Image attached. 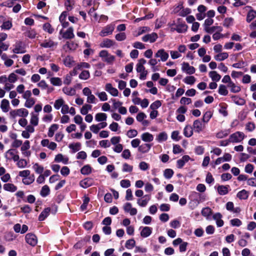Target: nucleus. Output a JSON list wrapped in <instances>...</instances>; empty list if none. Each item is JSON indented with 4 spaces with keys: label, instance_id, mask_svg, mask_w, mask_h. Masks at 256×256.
Segmentation results:
<instances>
[{
    "label": "nucleus",
    "instance_id": "62",
    "mask_svg": "<svg viewBox=\"0 0 256 256\" xmlns=\"http://www.w3.org/2000/svg\"><path fill=\"white\" fill-rule=\"evenodd\" d=\"M218 93L222 96H226L228 94V90L224 85L220 84L219 86Z\"/></svg>",
    "mask_w": 256,
    "mask_h": 256
},
{
    "label": "nucleus",
    "instance_id": "55",
    "mask_svg": "<svg viewBox=\"0 0 256 256\" xmlns=\"http://www.w3.org/2000/svg\"><path fill=\"white\" fill-rule=\"evenodd\" d=\"M212 210L209 207H206L202 210V214L204 217H208L211 216Z\"/></svg>",
    "mask_w": 256,
    "mask_h": 256
},
{
    "label": "nucleus",
    "instance_id": "39",
    "mask_svg": "<svg viewBox=\"0 0 256 256\" xmlns=\"http://www.w3.org/2000/svg\"><path fill=\"white\" fill-rule=\"evenodd\" d=\"M68 148L74 153L80 150L81 144L80 142L72 143L69 144Z\"/></svg>",
    "mask_w": 256,
    "mask_h": 256
},
{
    "label": "nucleus",
    "instance_id": "19",
    "mask_svg": "<svg viewBox=\"0 0 256 256\" xmlns=\"http://www.w3.org/2000/svg\"><path fill=\"white\" fill-rule=\"evenodd\" d=\"M94 180L92 178H87L80 182V186L84 188H86L93 184Z\"/></svg>",
    "mask_w": 256,
    "mask_h": 256
},
{
    "label": "nucleus",
    "instance_id": "37",
    "mask_svg": "<svg viewBox=\"0 0 256 256\" xmlns=\"http://www.w3.org/2000/svg\"><path fill=\"white\" fill-rule=\"evenodd\" d=\"M62 92L66 95L72 96L76 94V91L74 88L70 87H64Z\"/></svg>",
    "mask_w": 256,
    "mask_h": 256
},
{
    "label": "nucleus",
    "instance_id": "10",
    "mask_svg": "<svg viewBox=\"0 0 256 256\" xmlns=\"http://www.w3.org/2000/svg\"><path fill=\"white\" fill-rule=\"evenodd\" d=\"M58 45V42L53 41L51 39H46L44 40L40 44V46L44 48H56Z\"/></svg>",
    "mask_w": 256,
    "mask_h": 256
},
{
    "label": "nucleus",
    "instance_id": "41",
    "mask_svg": "<svg viewBox=\"0 0 256 256\" xmlns=\"http://www.w3.org/2000/svg\"><path fill=\"white\" fill-rule=\"evenodd\" d=\"M230 133V130H222L216 133V137L218 138H222L228 136Z\"/></svg>",
    "mask_w": 256,
    "mask_h": 256
},
{
    "label": "nucleus",
    "instance_id": "45",
    "mask_svg": "<svg viewBox=\"0 0 256 256\" xmlns=\"http://www.w3.org/2000/svg\"><path fill=\"white\" fill-rule=\"evenodd\" d=\"M50 193V190L48 186L44 185L42 188L40 194L42 197L48 196Z\"/></svg>",
    "mask_w": 256,
    "mask_h": 256
},
{
    "label": "nucleus",
    "instance_id": "17",
    "mask_svg": "<svg viewBox=\"0 0 256 256\" xmlns=\"http://www.w3.org/2000/svg\"><path fill=\"white\" fill-rule=\"evenodd\" d=\"M150 200V196L148 194H146L142 198H138L137 200V204L141 207H145L148 204Z\"/></svg>",
    "mask_w": 256,
    "mask_h": 256
},
{
    "label": "nucleus",
    "instance_id": "53",
    "mask_svg": "<svg viewBox=\"0 0 256 256\" xmlns=\"http://www.w3.org/2000/svg\"><path fill=\"white\" fill-rule=\"evenodd\" d=\"M34 180V175H31L26 178H24L22 179V182L24 184L28 185L32 184Z\"/></svg>",
    "mask_w": 256,
    "mask_h": 256
},
{
    "label": "nucleus",
    "instance_id": "23",
    "mask_svg": "<svg viewBox=\"0 0 256 256\" xmlns=\"http://www.w3.org/2000/svg\"><path fill=\"white\" fill-rule=\"evenodd\" d=\"M222 215L220 212L216 213L213 215V218L216 222L218 227H222L224 226V222L222 220Z\"/></svg>",
    "mask_w": 256,
    "mask_h": 256
},
{
    "label": "nucleus",
    "instance_id": "61",
    "mask_svg": "<svg viewBox=\"0 0 256 256\" xmlns=\"http://www.w3.org/2000/svg\"><path fill=\"white\" fill-rule=\"evenodd\" d=\"M136 242L134 239H130L128 240L125 244V246L128 249H132L135 246Z\"/></svg>",
    "mask_w": 256,
    "mask_h": 256
},
{
    "label": "nucleus",
    "instance_id": "33",
    "mask_svg": "<svg viewBox=\"0 0 256 256\" xmlns=\"http://www.w3.org/2000/svg\"><path fill=\"white\" fill-rule=\"evenodd\" d=\"M58 125L57 124H52L48 128V136L50 138L52 137L54 134L55 132L58 130Z\"/></svg>",
    "mask_w": 256,
    "mask_h": 256
},
{
    "label": "nucleus",
    "instance_id": "50",
    "mask_svg": "<svg viewBox=\"0 0 256 256\" xmlns=\"http://www.w3.org/2000/svg\"><path fill=\"white\" fill-rule=\"evenodd\" d=\"M50 83L55 86H60L62 84V82L60 78L53 77L50 79Z\"/></svg>",
    "mask_w": 256,
    "mask_h": 256
},
{
    "label": "nucleus",
    "instance_id": "58",
    "mask_svg": "<svg viewBox=\"0 0 256 256\" xmlns=\"http://www.w3.org/2000/svg\"><path fill=\"white\" fill-rule=\"evenodd\" d=\"M90 76V72L88 70H84L79 75V78L81 80H86Z\"/></svg>",
    "mask_w": 256,
    "mask_h": 256
},
{
    "label": "nucleus",
    "instance_id": "46",
    "mask_svg": "<svg viewBox=\"0 0 256 256\" xmlns=\"http://www.w3.org/2000/svg\"><path fill=\"white\" fill-rule=\"evenodd\" d=\"M234 20L232 18H226L223 22V26L224 27L228 28L234 24Z\"/></svg>",
    "mask_w": 256,
    "mask_h": 256
},
{
    "label": "nucleus",
    "instance_id": "44",
    "mask_svg": "<svg viewBox=\"0 0 256 256\" xmlns=\"http://www.w3.org/2000/svg\"><path fill=\"white\" fill-rule=\"evenodd\" d=\"M237 196L240 200H246L248 198V194L246 190H242L237 194Z\"/></svg>",
    "mask_w": 256,
    "mask_h": 256
},
{
    "label": "nucleus",
    "instance_id": "56",
    "mask_svg": "<svg viewBox=\"0 0 256 256\" xmlns=\"http://www.w3.org/2000/svg\"><path fill=\"white\" fill-rule=\"evenodd\" d=\"M18 116L21 117H26L28 114V110L24 108L17 110Z\"/></svg>",
    "mask_w": 256,
    "mask_h": 256
},
{
    "label": "nucleus",
    "instance_id": "9",
    "mask_svg": "<svg viewBox=\"0 0 256 256\" xmlns=\"http://www.w3.org/2000/svg\"><path fill=\"white\" fill-rule=\"evenodd\" d=\"M12 52L14 54H24L26 52L24 45L20 41L16 42Z\"/></svg>",
    "mask_w": 256,
    "mask_h": 256
},
{
    "label": "nucleus",
    "instance_id": "59",
    "mask_svg": "<svg viewBox=\"0 0 256 256\" xmlns=\"http://www.w3.org/2000/svg\"><path fill=\"white\" fill-rule=\"evenodd\" d=\"M168 138L167 134L164 132H160L158 134L157 137V140L161 142H162L166 141Z\"/></svg>",
    "mask_w": 256,
    "mask_h": 256
},
{
    "label": "nucleus",
    "instance_id": "32",
    "mask_svg": "<svg viewBox=\"0 0 256 256\" xmlns=\"http://www.w3.org/2000/svg\"><path fill=\"white\" fill-rule=\"evenodd\" d=\"M228 56V54L226 52H220L214 56V58L216 61H222L226 59Z\"/></svg>",
    "mask_w": 256,
    "mask_h": 256
},
{
    "label": "nucleus",
    "instance_id": "11",
    "mask_svg": "<svg viewBox=\"0 0 256 256\" xmlns=\"http://www.w3.org/2000/svg\"><path fill=\"white\" fill-rule=\"evenodd\" d=\"M124 210L126 212L129 213L130 216H134L137 214V210L132 208L130 202H126L123 206Z\"/></svg>",
    "mask_w": 256,
    "mask_h": 256
},
{
    "label": "nucleus",
    "instance_id": "13",
    "mask_svg": "<svg viewBox=\"0 0 256 256\" xmlns=\"http://www.w3.org/2000/svg\"><path fill=\"white\" fill-rule=\"evenodd\" d=\"M60 34H62V37L66 39L73 38L74 37V29L72 27H70L68 28L67 30L64 33L62 32V30H60Z\"/></svg>",
    "mask_w": 256,
    "mask_h": 256
},
{
    "label": "nucleus",
    "instance_id": "21",
    "mask_svg": "<svg viewBox=\"0 0 256 256\" xmlns=\"http://www.w3.org/2000/svg\"><path fill=\"white\" fill-rule=\"evenodd\" d=\"M190 160V158L188 155L184 156L182 158L178 160L176 162V166L178 168H182L185 164Z\"/></svg>",
    "mask_w": 256,
    "mask_h": 256
},
{
    "label": "nucleus",
    "instance_id": "47",
    "mask_svg": "<svg viewBox=\"0 0 256 256\" xmlns=\"http://www.w3.org/2000/svg\"><path fill=\"white\" fill-rule=\"evenodd\" d=\"M228 87L230 88L231 92L234 93L238 92L241 90L239 86H236L232 82L228 84Z\"/></svg>",
    "mask_w": 256,
    "mask_h": 256
},
{
    "label": "nucleus",
    "instance_id": "40",
    "mask_svg": "<svg viewBox=\"0 0 256 256\" xmlns=\"http://www.w3.org/2000/svg\"><path fill=\"white\" fill-rule=\"evenodd\" d=\"M209 76L213 81L218 82L220 80L221 76L216 71H211L209 72Z\"/></svg>",
    "mask_w": 256,
    "mask_h": 256
},
{
    "label": "nucleus",
    "instance_id": "2",
    "mask_svg": "<svg viewBox=\"0 0 256 256\" xmlns=\"http://www.w3.org/2000/svg\"><path fill=\"white\" fill-rule=\"evenodd\" d=\"M4 157L7 160H12L15 162L18 161L19 160L18 151L16 149L10 148L5 152Z\"/></svg>",
    "mask_w": 256,
    "mask_h": 256
},
{
    "label": "nucleus",
    "instance_id": "4",
    "mask_svg": "<svg viewBox=\"0 0 256 256\" xmlns=\"http://www.w3.org/2000/svg\"><path fill=\"white\" fill-rule=\"evenodd\" d=\"M245 138L244 132H236L230 134L229 138L230 142L238 143L242 142Z\"/></svg>",
    "mask_w": 256,
    "mask_h": 256
},
{
    "label": "nucleus",
    "instance_id": "3",
    "mask_svg": "<svg viewBox=\"0 0 256 256\" xmlns=\"http://www.w3.org/2000/svg\"><path fill=\"white\" fill-rule=\"evenodd\" d=\"M82 94L84 96H87L86 102L88 104H96L97 99L95 96L92 94V90L90 88L86 87L82 90Z\"/></svg>",
    "mask_w": 256,
    "mask_h": 256
},
{
    "label": "nucleus",
    "instance_id": "20",
    "mask_svg": "<svg viewBox=\"0 0 256 256\" xmlns=\"http://www.w3.org/2000/svg\"><path fill=\"white\" fill-rule=\"evenodd\" d=\"M188 26L184 22H180L176 26V28H172V31L176 30L178 33H183L187 30Z\"/></svg>",
    "mask_w": 256,
    "mask_h": 256
},
{
    "label": "nucleus",
    "instance_id": "26",
    "mask_svg": "<svg viewBox=\"0 0 256 256\" xmlns=\"http://www.w3.org/2000/svg\"><path fill=\"white\" fill-rule=\"evenodd\" d=\"M141 138L144 142H149L153 140L154 136L152 134L148 132H146L143 133L141 135Z\"/></svg>",
    "mask_w": 256,
    "mask_h": 256
},
{
    "label": "nucleus",
    "instance_id": "6",
    "mask_svg": "<svg viewBox=\"0 0 256 256\" xmlns=\"http://www.w3.org/2000/svg\"><path fill=\"white\" fill-rule=\"evenodd\" d=\"M114 29V24H111L107 25L100 31L99 35L102 37H104L106 36L112 34Z\"/></svg>",
    "mask_w": 256,
    "mask_h": 256
},
{
    "label": "nucleus",
    "instance_id": "12",
    "mask_svg": "<svg viewBox=\"0 0 256 256\" xmlns=\"http://www.w3.org/2000/svg\"><path fill=\"white\" fill-rule=\"evenodd\" d=\"M26 242L32 246H34L36 244L38 240L36 236L32 234H28L26 236Z\"/></svg>",
    "mask_w": 256,
    "mask_h": 256
},
{
    "label": "nucleus",
    "instance_id": "25",
    "mask_svg": "<svg viewBox=\"0 0 256 256\" xmlns=\"http://www.w3.org/2000/svg\"><path fill=\"white\" fill-rule=\"evenodd\" d=\"M152 144H144L140 146L138 148V150L142 154L147 153L151 148Z\"/></svg>",
    "mask_w": 256,
    "mask_h": 256
},
{
    "label": "nucleus",
    "instance_id": "42",
    "mask_svg": "<svg viewBox=\"0 0 256 256\" xmlns=\"http://www.w3.org/2000/svg\"><path fill=\"white\" fill-rule=\"evenodd\" d=\"M65 102L62 98H60L55 100L54 103V108L56 110H58L64 104Z\"/></svg>",
    "mask_w": 256,
    "mask_h": 256
},
{
    "label": "nucleus",
    "instance_id": "54",
    "mask_svg": "<svg viewBox=\"0 0 256 256\" xmlns=\"http://www.w3.org/2000/svg\"><path fill=\"white\" fill-rule=\"evenodd\" d=\"M43 30L45 32L49 33L50 34H52L54 31V29L52 28L50 24L48 22L45 23L44 24Z\"/></svg>",
    "mask_w": 256,
    "mask_h": 256
},
{
    "label": "nucleus",
    "instance_id": "63",
    "mask_svg": "<svg viewBox=\"0 0 256 256\" xmlns=\"http://www.w3.org/2000/svg\"><path fill=\"white\" fill-rule=\"evenodd\" d=\"M184 82L188 84H193L196 82V78L194 76H186Z\"/></svg>",
    "mask_w": 256,
    "mask_h": 256
},
{
    "label": "nucleus",
    "instance_id": "49",
    "mask_svg": "<svg viewBox=\"0 0 256 256\" xmlns=\"http://www.w3.org/2000/svg\"><path fill=\"white\" fill-rule=\"evenodd\" d=\"M32 168L36 174H42L44 170V167L38 163L34 164L32 166Z\"/></svg>",
    "mask_w": 256,
    "mask_h": 256
},
{
    "label": "nucleus",
    "instance_id": "16",
    "mask_svg": "<svg viewBox=\"0 0 256 256\" xmlns=\"http://www.w3.org/2000/svg\"><path fill=\"white\" fill-rule=\"evenodd\" d=\"M105 90L114 96H118V90L113 87L111 84L108 83L106 84Z\"/></svg>",
    "mask_w": 256,
    "mask_h": 256
},
{
    "label": "nucleus",
    "instance_id": "7",
    "mask_svg": "<svg viewBox=\"0 0 256 256\" xmlns=\"http://www.w3.org/2000/svg\"><path fill=\"white\" fill-rule=\"evenodd\" d=\"M192 128L196 132L199 134L205 128V123L202 122L199 120H196L193 122Z\"/></svg>",
    "mask_w": 256,
    "mask_h": 256
},
{
    "label": "nucleus",
    "instance_id": "28",
    "mask_svg": "<svg viewBox=\"0 0 256 256\" xmlns=\"http://www.w3.org/2000/svg\"><path fill=\"white\" fill-rule=\"evenodd\" d=\"M78 47L77 44L74 42H67L66 43L64 46V48L67 50H74Z\"/></svg>",
    "mask_w": 256,
    "mask_h": 256
},
{
    "label": "nucleus",
    "instance_id": "15",
    "mask_svg": "<svg viewBox=\"0 0 256 256\" xmlns=\"http://www.w3.org/2000/svg\"><path fill=\"white\" fill-rule=\"evenodd\" d=\"M158 34L155 32L150 34H148L142 38V40L144 42H149L151 43L154 42L158 38Z\"/></svg>",
    "mask_w": 256,
    "mask_h": 256
},
{
    "label": "nucleus",
    "instance_id": "43",
    "mask_svg": "<svg viewBox=\"0 0 256 256\" xmlns=\"http://www.w3.org/2000/svg\"><path fill=\"white\" fill-rule=\"evenodd\" d=\"M30 123L33 126H36L38 125V114H34L32 112L31 114Z\"/></svg>",
    "mask_w": 256,
    "mask_h": 256
},
{
    "label": "nucleus",
    "instance_id": "30",
    "mask_svg": "<svg viewBox=\"0 0 256 256\" xmlns=\"http://www.w3.org/2000/svg\"><path fill=\"white\" fill-rule=\"evenodd\" d=\"M0 108L3 112H8L10 108L9 101L6 99H3L1 102Z\"/></svg>",
    "mask_w": 256,
    "mask_h": 256
},
{
    "label": "nucleus",
    "instance_id": "8",
    "mask_svg": "<svg viewBox=\"0 0 256 256\" xmlns=\"http://www.w3.org/2000/svg\"><path fill=\"white\" fill-rule=\"evenodd\" d=\"M154 56L156 58H160V60H158V62H166L168 59L169 55L164 49L162 48L158 50Z\"/></svg>",
    "mask_w": 256,
    "mask_h": 256
},
{
    "label": "nucleus",
    "instance_id": "31",
    "mask_svg": "<svg viewBox=\"0 0 256 256\" xmlns=\"http://www.w3.org/2000/svg\"><path fill=\"white\" fill-rule=\"evenodd\" d=\"M230 186H219L218 187V192L220 195L223 196L226 194L228 192V188Z\"/></svg>",
    "mask_w": 256,
    "mask_h": 256
},
{
    "label": "nucleus",
    "instance_id": "35",
    "mask_svg": "<svg viewBox=\"0 0 256 256\" xmlns=\"http://www.w3.org/2000/svg\"><path fill=\"white\" fill-rule=\"evenodd\" d=\"M3 188L5 190L12 192H16L17 190L16 186L10 183L5 184Z\"/></svg>",
    "mask_w": 256,
    "mask_h": 256
},
{
    "label": "nucleus",
    "instance_id": "5",
    "mask_svg": "<svg viewBox=\"0 0 256 256\" xmlns=\"http://www.w3.org/2000/svg\"><path fill=\"white\" fill-rule=\"evenodd\" d=\"M202 197V194L197 192H191L189 196V198L190 200V204L194 203L195 204V206H198L200 203Z\"/></svg>",
    "mask_w": 256,
    "mask_h": 256
},
{
    "label": "nucleus",
    "instance_id": "38",
    "mask_svg": "<svg viewBox=\"0 0 256 256\" xmlns=\"http://www.w3.org/2000/svg\"><path fill=\"white\" fill-rule=\"evenodd\" d=\"M107 115L105 113L100 112L96 114L95 116V120L98 122L105 121Z\"/></svg>",
    "mask_w": 256,
    "mask_h": 256
},
{
    "label": "nucleus",
    "instance_id": "1",
    "mask_svg": "<svg viewBox=\"0 0 256 256\" xmlns=\"http://www.w3.org/2000/svg\"><path fill=\"white\" fill-rule=\"evenodd\" d=\"M99 56L102 58L103 62L110 64H112L115 60V57L110 54L106 50H101L99 53Z\"/></svg>",
    "mask_w": 256,
    "mask_h": 256
},
{
    "label": "nucleus",
    "instance_id": "64",
    "mask_svg": "<svg viewBox=\"0 0 256 256\" xmlns=\"http://www.w3.org/2000/svg\"><path fill=\"white\" fill-rule=\"evenodd\" d=\"M74 61L72 58L69 56H66L64 60V63L66 66L71 67L72 66Z\"/></svg>",
    "mask_w": 256,
    "mask_h": 256
},
{
    "label": "nucleus",
    "instance_id": "27",
    "mask_svg": "<svg viewBox=\"0 0 256 256\" xmlns=\"http://www.w3.org/2000/svg\"><path fill=\"white\" fill-rule=\"evenodd\" d=\"M246 8L250 9L246 16V21L250 22L256 17V11L252 10L251 6H248Z\"/></svg>",
    "mask_w": 256,
    "mask_h": 256
},
{
    "label": "nucleus",
    "instance_id": "18",
    "mask_svg": "<svg viewBox=\"0 0 256 256\" xmlns=\"http://www.w3.org/2000/svg\"><path fill=\"white\" fill-rule=\"evenodd\" d=\"M142 229L140 232V236L144 238L149 236L152 233V228L148 226L140 227V230Z\"/></svg>",
    "mask_w": 256,
    "mask_h": 256
},
{
    "label": "nucleus",
    "instance_id": "36",
    "mask_svg": "<svg viewBox=\"0 0 256 256\" xmlns=\"http://www.w3.org/2000/svg\"><path fill=\"white\" fill-rule=\"evenodd\" d=\"M50 212V208H45L40 214L38 216V220L40 221L44 220L48 216Z\"/></svg>",
    "mask_w": 256,
    "mask_h": 256
},
{
    "label": "nucleus",
    "instance_id": "14",
    "mask_svg": "<svg viewBox=\"0 0 256 256\" xmlns=\"http://www.w3.org/2000/svg\"><path fill=\"white\" fill-rule=\"evenodd\" d=\"M182 70L183 72H186L188 74H193L196 71L195 68L194 66H190L188 63L184 62L182 64Z\"/></svg>",
    "mask_w": 256,
    "mask_h": 256
},
{
    "label": "nucleus",
    "instance_id": "22",
    "mask_svg": "<svg viewBox=\"0 0 256 256\" xmlns=\"http://www.w3.org/2000/svg\"><path fill=\"white\" fill-rule=\"evenodd\" d=\"M115 42L110 39L105 38L100 44L101 48H110L114 46Z\"/></svg>",
    "mask_w": 256,
    "mask_h": 256
},
{
    "label": "nucleus",
    "instance_id": "48",
    "mask_svg": "<svg viewBox=\"0 0 256 256\" xmlns=\"http://www.w3.org/2000/svg\"><path fill=\"white\" fill-rule=\"evenodd\" d=\"M80 172L84 175L89 174L92 172V168L88 164L85 165L81 168Z\"/></svg>",
    "mask_w": 256,
    "mask_h": 256
},
{
    "label": "nucleus",
    "instance_id": "60",
    "mask_svg": "<svg viewBox=\"0 0 256 256\" xmlns=\"http://www.w3.org/2000/svg\"><path fill=\"white\" fill-rule=\"evenodd\" d=\"M16 162H17L16 165H17L18 167L19 168H26L28 164V162H27L26 160L23 158H22V159L19 158L18 161H16Z\"/></svg>",
    "mask_w": 256,
    "mask_h": 256
},
{
    "label": "nucleus",
    "instance_id": "52",
    "mask_svg": "<svg viewBox=\"0 0 256 256\" xmlns=\"http://www.w3.org/2000/svg\"><path fill=\"white\" fill-rule=\"evenodd\" d=\"M92 106L89 104H85L84 105L80 110V113L83 115H86L88 114V110L92 109Z\"/></svg>",
    "mask_w": 256,
    "mask_h": 256
},
{
    "label": "nucleus",
    "instance_id": "34",
    "mask_svg": "<svg viewBox=\"0 0 256 256\" xmlns=\"http://www.w3.org/2000/svg\"><path fill=\"white\" fill-rule=\"evenodd\" d=\"M193 128L190 125H187L184 130V134L187 138L190 137L193 134Z\"/></svg>",
    "mask_w": 256,
    "mask_h": 256
},
{
    "label": "nucleus",
    "instance_id": "29",
    "mask_svg": "<svg viewBox=\"0 0 256 256\" xmlns=\"http://www.w3.org/2000/svg\"><path fill=\"white\" fill-rule=\"evenodd\" d=\"M222 28L220 26H209L208 28H206L205 30L206 32L207 33L212 34H214L216 31H222Z\"/></svg>",
    "mask_w": 256,
    "mask_h": 256
},
{
    "label": "nucleus",
    "instance_id": "57",
    "mask_svg": "<svg viewBox=\"0 0 256 256\" xmlns=\"http://www.w3.org/2000/svg\"><path fill=\"white\" fill-rule=\"evenodd\" d=\"M36 100L33 98L26 99L24 106L27 108H31L34 104Z\"/></svg>",
    "mask_w": 256,
    "mask_h": 256
},
{
    "label": "nucleus",
    "instance_id": "24",
    "mask_svg": "<svg viewBox=\"0 0 256 256\" xmlns=\"http://www.w3.org/2000/svg\"><path fill=\"white\" fill-rule=\"evenodd\" d=\"M54 162H62L66 164L68 163V158L66 156H64L62 154H59L56 156L54 158Z\"/></svg>",
    "mask_w": 256,
    "mask_h": 256
},
{
    "label": "nucleus",
    "instance_id": "51",
    "mask_svg": "<svg viewBox=\"0 0 256 256\" xmlns=\"http://www.w3.org/2000/svg\"><path fill=\"white\" fill-rule=\"evenodd\" d=\"M212 114L210 111H207L206 112L202 117V122L204 123H208L212 117Z\"/></svg>",
    "mask_w": 256,
    "mask_h": 256
}]
</instances>
